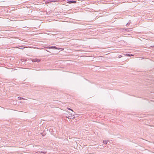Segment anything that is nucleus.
Listing matches in <instances>:
<instances>
[{"label":"nucleus","mask_w":154,"mask_h":154,"mask_svg":"<svg viewBox=\"0 0 154 154\" xmlns=\"http://www.w3.org/2000/svg\"><path fill=\"white\" fill-rule=\"evenodd\" d=\"M45 48H49V49H61L60 48H58L56 46H51V47H45Z\"/></svg>","instance_id":"3"},{"label":"nucleus","mask_w":154,"mask_h":154,"mask_svg":"<svg viewBox=\"0 0 154 154\" xmlns=\"http://www.w3.org/2000/svg\"><path fill=\"white\" fill-rule=\"evenodd\" d=\"M19 48L21 49H23L24 48V47L22 46H20L19 47Z\"/></svg>","instance_id":"6"},{"label":"nucleus","mask_w":154,"mask_h":154,"mask_svg":"<svg viewBox=\"0 0 154 154\" xmlns=\"http://www.w3.org/2000/svg\"><path fill=\"white\" fill-rule=\"evenodd\" d=\"M20 103H23V102H20Z\"/></svg>","instance_id":"11"},{"label":"nucleus","mask_w":154,"mask_h":154,"mask_svg":"<svg viewBox=\"0 0 154 154\" xmlns=\"http://www.w3.org/2000/svg\"><path fill=\"white\" fill-rule=\"evenodd\" d=\"M134 56L133 55H132V54L128 53H125L124 54H123L122 55H120L119 56V58H121L122 57H131V56Z\"/></svg>","instance_id":"1"},{"label":"nucleus","mask_w":154,"mask_h":154,"mask_svg":"<svg viewBox=\"0 0 154 154\" xmlns=\"http://www.w3.org/2000/svg\"><path fill=\"white\" fill-rule=\"evenodd\" d=\"M46 51H48L47 50H46Z\"/></svg>","instance_id":"12"},{"label":"nucleus","mask_w":154,"mask_h":154,"mask_svg":"<svg viewBox=\"0 0 154 154\" xmlns=\"http://www.w3.org/2000/svg\"><path fill=\"white\" fill-rule=\"evenodd\" d=\"M76 1H69L68 2V3H76Z\"/></svg>","instance_id":"5"},{"label":"nucleus","mask_w":154,"mask_h":154,"mask_svg":"<svg viewBox=\"0 0 154 154\" xmlns=\"http://www.w3.org/2000/svg\"><path fill=\"white\" fill-rule=\"evenodd\" d=\"M75 117V116L74 114L70 113H69V115L68 117L69 119H74Z\"/></svg>","instance_id":"2"},{"label":"nucleus","mask_w":154,"mask_h":154,"mask_svg":"<svg viewBox=\"0 0 154 154\" xmlns=\"http://www.w3.org/2000/svg\"><path fill=\"white\" fill-rule=\"evenodd\" d=\"M128 24L129 25L130 23H128L126 24V25H128Z\"/></svg>","instance_id":"10"},{"label":"nucleus","mask_w":154,"mask_h":154,"mask_svg":"<svg viewBox=\"0 0 154 154\" xmlns=\"http://www.w3.org/2000/svg\"><path fill=\"white\" fill-rule=\"evenodd\" d=\"M152 47L154 48V45L152 46Z\"/></svg>","instance_id":"13"},{"label":"nucleus","mask_w":154,"mask_h":154,"mask_svg":"<svg viewBox=\"0 0 154 154\" xmlns=\"http://www.w3.org/2000/svg\"><path fill=\"white\" fill-rule=\"evenodd\" d=\"M103 143L104 144H106L107 143V142L106 141H103Z\"/></svg>","instance_id":"8"},{"label":"nucleus","mask_w":154,"mask_h":154,"mask_svg":"<svg viewBox=\"0 0 154 154\" xmlns=\"http://www.w3.org/2000/svg\"><path fill=\"white\" fill-rule=\"evenodd\" d=\"M33 62H38L40 61V60L39 59H38L37 58H32L31 60Z\"/></svg>","instance_id":"4"},{"label":"nucleus","mask_w":154,"mask_h":154,"mask_svg":"<svg viewBox=\"0 0 154 154\" xmlns=\"http://www.w3.org/2000/svg\"><path fill=\"white\" fill-rule=\"evenodd\" d=\"M18 99H19V100H21V99L24 100L25 99L24 98H22L20 97H18Z\"/></svg>","instance_id":"7"},{"label":"nucleus","mask_w":154,"mask_h":154,"mask_svg":"<svg viewBox=\"0 0 154 154\" xmlns=\"http://www.w3.org/2000/svg\"><path fill=\"white\" fill-rule=\"evenodd\" d=\"M68 109L69 110H71L72 111H73V110L72 109H71L69 108H68Z\"/></svg>","instance_id":"9"}]
</instances>
